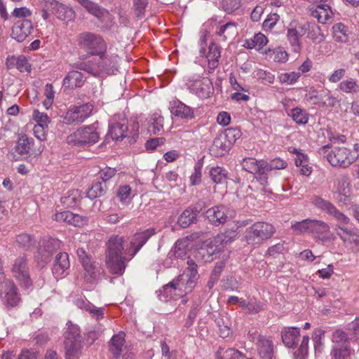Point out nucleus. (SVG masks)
Instances as JSON below:
<instances>
[{"label": "nucleus", "mask_w": 359, "mask_h": 359, "mask_svg": "<svg viewBox=\"0 0 359 359\" xmlns=\"http://www.w3.org/2000/svg\"><path fill=\"white\" fill-rule=\"evenodd\" d=\"M258 163L259 161L254 158H245L243 160L241 165L245 170L253 174L257 171Z\"/></svg>", "instance_id": "obj_59"}, {"label": "nucleus", "mask_w": 359, "mask_h": 359, "mask_svg": "<svg viewBox=\"0 0 359 359\" xmlns=\"http://www.w3.org/2000/svg\"><path fill=\"white\" fill-rule=\"evenodd\" d=\"M128 119L125 114H114L109 119L108 135L113 140H122L128 135Z\"/></svg>", "instance_id": "obj_11"}, {"label": "nucleus", "mask_w": 359, "mask_h": 359, "mask_svg": "<svg viewBox=\"0 0 359 359\" xmlns=\"http://www.w3.org/2000/svg\"><path fill=\"white\" fill-rule=\"evenodd\" d=\"M187 267L184 270L182 274H187V276L194 280L196 281L198 279V266L195 261L192 259L188 258L187 262Z\"/></svg>", "instance_id": "obj_57"}, {"label": "nucleus", "mask_w": 359, "mask_h": 359, "mask_svg": "<svg viewBox=\"0 0 359 359\" xmlns=\"http://www.w3.org/2000/svg\"><path fill=\"white\" fill-rule=\"evenodd\" d=\"M32 28L30 20H18L13 26L11 36L18 42H22L31 34Z\"/></svg>", "instance_id": "obj_19"}, {"label": "nucleus", "mask_w": 359, "mask_h": 359, "mask_svg": "<svg viewBox=\"0 0 359 359\" xmlns=\"http://www.w3.org/2000/svg\"><path fill=\"white\" fill-rule=\"evenodd\" d=\"M301 76L300 72H290L281 73L278 76L279 81L281 83L292 85L295 83Z\"/></svg>", "instance_id": "obj_51"}, {"label": "nucleus", "mask_w": 359, "mask_h": 359, "mask_svg": "<svg viewBox=\"0 0 359 359\" xmlns=\"http://www.w3.org/2000/svg\"><path fill=\"white\" fill-rule=\"evenodd\" d=\"M257 167V171H255L253 174L260 184L265 186L267 184L269 175L271 170L268 165V162L264 160L259 161Z\"/></svg>", "instance_id": "obj_35"}, {"label": "nucleus", "mask_w": 359, "mask_h": 359, "mask_svg": "<svg viewBox=\"0 0 359 359\" xmlns=\"http://www.w3.org/2000/svg\"><path fill=\"white\" fill-rule=\"evenodd\" d=\"M213 147L221 150L220 154L223 155L230 148L231 145L227 142L222 133L218 134L213 140Z\"/></svg>", "instance_id": "obj_52"}, {"label": "nucleus", "mask_w": 359, "mask_h": 359, "mask_svg": "<svg viewBox=\"0 0 359 359\" xmlns=\"http://www.w3.org/2000/svg\"><path fill=\"white\" fill-rule=\"evenodd\" d=\"M290 116L297 124H306L309 121L307 114L299 107L293 109Z\"/></svg>", "instance_id": "obj_54"}, {"label": "nucleus", "mask_w": 359, "mask_h": 359, "mask_svg": "<svg viewBox=\"0 0 359 359\" xmlns=\"http://www.w3.org/2000/svg\"><path fill=\"white\" fill-rule=\"evenodd\" d=\"M170 111L173 115L183 119L190 120L194 118V109L178 100L172 102Z\"/></svg>", "instance_id": "obj_23"}, {"label": "nucleus", "mask_w": 359, "mask_h": 359, "mask_svg": "<svg viewBox=\"0 0 359 359\" xmlns=\"http://www.w3.org/2000/svg\"><path fill=\"white\" fill-rule=\"evenodd\" d=\"M67 330L64 334L65 341H82L79 327L71 322L67 323Z\"/></svg>", "instance_id": "obj_41"}, {"label": "nucleus", "mask_w": 359, "mask_h": 359, "mask_svg": "<svg viewBox=\"0 0 359 359\" xmlns=\"http://www.w3.org/2000/svg\"><path fill=\"white\" fill-rule=\"evenodd\" d=\"M74 213L69 211L56 212L53 216V219L57 222H64L72 225V221Z\"/></svg>", "instance_id": "obj_61"}, {"label": "nucleus", "mask_w": 359, "mask_h": 359, "mask_svg": "<svg viewBox=\"0 0 359 359\" xmlns=\"http://www.w3.org/2000/svg\"><path fill=\"white\" fill-rule=\"evenodd\" d=\"M81 199L80 191L78 189H71L61 197L60 202L65 208H72L79 205Z\"/></svg>", "instance_id": "obj_31"}, {"label": "nucleus", "mask_w": 359, "mask_h": 359, "mask_svg": "<svg viewBox=\"0 0 359 359\" xmlns=\"http://www.w3.org/2000/svg\"><path fill=\"white\" fill-rule=\"evenodd\" d=\"M309 336H304L299 347L294 353L295 359H305L309 352Z\"/></svg>", "instance_id": "obj_50"}, {"label": "nucleus", "mask_w": 359, "mask_h": 359, "mask_svg": "<svg viewBox=\"0 0 359 359\" xmlns=\"http://www.w3.org/2000/svg\"><path fill=\"white\" fill-rule=\"evenodd\" d=\"M325 2L317 3L318 5L309 8L311 15L316 18L318 22L322 24H326L331 22L333 18V12L330 6Z\"/></svg>", "instance_id": "obj_17"}, {"label": "nucleus", "mask_w": 359, "mask_h": 359, "mask_svg": "<svg viewBox=\"0 0 359 359\" xmlns=\"http://www.w3.org/2000/svg\"><path fill=\"white\" fill-rule=\"evenodd\" d=\"M221 57V47L214 42L209 46V50L206 55L208 59V72L212 73L219 66V58Z\"/></svg>", "instance_id": "obj_24"}, {"label": "nucleus", "mask_w": 359, "mask_h": 359, "mask_svg": "<svg viewBox=\"0 0 359 359\" xmlns=\"http://www.w3.org/2000/svg\"><path fill=\"white\" fill-rule=\"evenodd\" d=\"M15 243L19 248L27 250L35 245L36 240L33 236L22 233L16 236Z\"/></svg>", "instance_id": "obj_40"}, {"label": "nucleus", "mask_w": 359, "mask_h": 359, "mask_svg": "<svg viewBox=\"0 0 359 359\" xmlns=\"http://www.w3.org/2000/svg\"><path fill=\"white\" fill-rule=\"evenodd\" d=\"M62 245L60 240L53 237H44L39 243L36 259L39 264L44 266L50 261L54 252Z\"/></svg>", "instance_id": "obj_8"}, {"label": "nucleus", "mask_w": 359, "mask_h": 359, "mask_svg": "<svg viewBox=\"0 0 359 359\" xmlns=\"http://www.w3.org/2000/svg\"><path fill=\"white\" fill-rule=\"evenodd\" d=\"M123 237L119 236H113L108 241L106 265L112 274L121 276L125 271L128 259L123 256Z\"/></svg>", "instance_id": "obj_3"}, {"label": "nucleus", "mask_w": 359, "mask_h": 359, "mask_svg": "<svg viewBox=\"0 0 359 359\" xmlns=\"http://www.w3.org/2000/svg\"><path fill=\"white\" fill-rule=\"evenodd\" d=\"M267 41L268 40L264 34L258 33L254 36L253 39L246 40L244 46L249 49L260 50L266 44Z\"/></svg>", "instance_id": "obj_39"}, {"label": "nucleus", "mask_w": 359, "mask_h": 359, "mask_svg": "<svg viewBox=\"0 0 359 359\" xmlns=\"http://www.w3.org/2000/svg\"><path fill=\"white\" fill-rule=\"evenodd\" d=\"M274 226L267 222H257L247 228L245 238L250 245H260L269 239L275 233Z\"/></svg>", "instance_id": "obj_4"}, {"label": "nucleus", "mask_w": 359, "mask_h": 359, "mask_svg": "<svg viewBox=\"0 0 359 359\" xmlns=\"http://www.w3.org/2000/svg\"><path fill=\"white\" fill-rule=\"evenodd\" d=\"M311 203L317 208L333 217L338 223L349 224L350 219L338 210L332 203L323 199L318 196H313L311 198Z\"/></svg>", "instance_id": "obj_12"}, {"label": "nucleus", "mask_w": 359, "mask_h": 359, "mask_svg": "<svg viewBox=\"0 0 359 359\" xmlns=\"http://www.w3.org/2000/svg\"><path fill=\"white\" fill-rule=\"evenodd\" d=\"M78 44L88 56L96 57L87 62L75 63L74 67L76 69L94 76H99L104 72L108 74L113 72L112 59L107 54V44L100 36L88 32H82L78 36Z\"/></svg>", "instance_id": "obj_1"}, {"label": "nucleus", "mask_w": 359, "mask_h": 359, "mask_svg": "<svg viewBox=\"0 0 359 359\" xmlns=\"http://www.w3.org/2000/svg\"><path fill=\"white\" fill-rule=\"evenodd\" d=\"M105 191L106 184L98 181L93 184L91 187L87 191L86 196L90 199H94L103 196L105 194Z\"/></svg>", "instance_id": "obj_44"}, {"label": "nucleus", "mask_w": 359, "mask_h": 359, "mask_svg": "<svg viewBox=\"0 0 359 359\" xmlns=\"http://www.w3.org/2000/svg\"><path fill=\"white\" fill-rule=\"evenodd\" d=\"M327 159L332 166L347 168L355 161L351 151L346 147H336L327 155Z\"/></svg>", "instance_id": "obj_13"}, {"label": "nucleus", "mask_w": 359, "mask_h": 359, "mask_svg": "<svg viewBox=\"0 0 359 359\" xmlns=\"http://www.w3.org/2000/svg\"><path fill=\"white\" fill-rule=\"evenodd\" d=\"M81 4L88 13L97 18H101L103 14V10L95 3L90 0H76Z\"/></svg>", "instance_id": "obj_42"}, {"label": "nucleus", "mask_w": 359, "mask_h": 359, "mask_svg": "<svg viewBox=\"0 0 359 359\" xmlns=\"http://www.w3.org/2000/svg\"><path fill=\"white\" fill-rule=\"evenodd\" d=\"M337 191L341 196L340 201H346L351 194L350 180L347 176H341L337 179Z\"/></svg>", "instance_id": "obj_37"}, {"label": "nucleus", "mask_w": 359, "mask_h": 359, "mask_svg": "<svg viewBox=\"0 0 359 359\" xmlns=\"http://www.w3.org/2000/svg\"><path fill=\"white\" fill-rule=\"evenodd\" d=\"M218 252L217 248L214 245H208L205 248H202L200 249L198 253L203 257L208 255V257L205 259V262H210L212 259L211 257L212 255H215Z\"/></svg>", "instance_id": "obj_62"}, {"label": "nucleus", "mask_w": 359, "mask_h": 359, "mask_svg": "<svg viewBox=\"0 0 359 359\" xmlns=\"http://www.w3.org/2000/svg\"><path fill=\"white\" fill-rule=\"evenodd\" d=\"M155 233V229L153 228L147 229L143 231L136 233L131 242V245L134 248L133 253L130 255L134 257L147 241Z\"/></svg>", "instance_id": "obj_22"}, {"label": "nucleus", "mask_w": 359, "mask_h": 359, "mask_svg": "<svg viewBox=\"0 0 359 359\" xmlns=\"http://www.w3.org/2000/svg\"><path fill=\"white\" fill-rule=\"evenodd\" d=\"M196 285V281L189 278L187 274H181L168 284L163 286V290L166 292L169 288L175 292L179 291L178 294L182 296L191 292Z\"/></svg>", "instance_id": "obj_16"}, {"label": "nucleus", "mask_w": 359, "mask_h": 359, "mask_svg": "<svg viewBox=\"0 0 359 359\" xmlns=\"http://www.w3.org/2000/svg\"><path fill=\"white\" fill-rule=\"evenodd\" d=\"M348 224L338 223L334 230L336 234L344 245H350L351 250L356 252L359 251V231L354 227L346 226Z\"/></svg>", "instance_id": "obj_10"}, {"label": "nucleus", "mask_w": 359, "mask_h": 359, "mask_svg": "<svg viewBox=\"0 0 359 359\" xmlns=\"http://www.w3.org/2000/svg\"><path fill=\"white\" fill-rule=\"evenodd\" d=\"M126 334L123 332L114 335L109 344V351L116 359H118L122 354L125 347Z\"/></svg>", "instance_id": "obj_28"}, {"label": "nucleus", "mask_w": 359, "mask_h": 359, "mask_svg": "<svg viewBox=\"0 0 359 359\" xmlns=\"http://www.w3.org/2000/svg\"><path fill=\"white\" fill-rule=\"evenodd\" d=\"M283 344L288 348L295 347L300 337L299 329L295 327H285L281 331Z\"/></svg>", "instance_id": "obj_26"}, {"label": "nucleus", "mask_w": 359, "mask_h": 359, "mask_svg": "<svg viewBox=\"0 0 359 359\" xmlns=\"http://www.w3.org/2000/svg\"><path fill=\"white\" fill-rule=\"evenodd\" d=\"M6 294L5 300L7 306H15L20 300V295L18 292V288L12 281L6 283Z\"/></svg>", "instance_id": "obj_32"}, {"label": "nucleus", "mask_w": 359, "mask_h": 359, "mask_svg": "<svg viewBox=\"0 0 359 359\" xmlns=\"http://www.w3.org/2000/svg\"><path fill=\"white\" fill-rule=\"evenodd\" d=\"M325 332L322 329H316L312 335L316 354L321 353L323 349V339L325 337Z\"/></svg>", "instance_id": "obj_47"}, {"label": "nucleus", "mask_w": 359, "mask_h": 359, "mask_svg": "<svg viewBox=\"0 0 359 359\" xmlns=\"http://www.w3.org/2000/svg\"><path fill=\"white\" fill-rule=\"evenodd\" d=\"M212 180L216 184H222L226 182L227 172L222 167H213L210 170Z\"/></svg>", "instance_id": "obj_46"}, {"label": "nucleus", "mask_w": 359, "mask_h": 359, "mask_svg": "<svg viewBox=\"0 0 359 359\" xmlns=\"http://www.w3.org/2000/svg\"><path fill=\"white\" fill-rule=\"evenodd\" d=\"M69 255L67 252L58 253L53 262L52 271L56 278H60L69 268Z\"/></svg>", "instance_id": "obj_21"}, {"label": "nucleus", "mask_w": 359, "mask_h": 359, "mask_svg": "<svg viewBox=\"0 0 359 359\" xmlns=\"http://www.w3.org/2000/svg\"><path fill=\"white\" fill-rule=\"evenodd\" d=\"M148 130L154 135L163 130V117L158 113L153 114L149 119Z\"/></svg>", "instance_id": "obj_38"}, {"label": "nucleus", "mask_w": 359, "mask_h": 359, "mask_svg": "<svg viewBox=\"0 0 359 359\" xmlns=\"http://www.w3.org/2000/svg\"><path fill=\"white\" fill-rule=\"evenodd\" d=\"M339 88L346 93H357L359 92V84L355 79L349 78L341 81L339 84Z\"/></svg>", "instance_id": "obj_45"}, {"label": "nucleus", "mask_w": 359, "mask_h": 359, "mask_svg": "<svg viewBox=\"0 0 359 359\" xmlns=\"http://www.w3.org/2000/svg\"><path fill=\"white\" fill-rule=\"evenodd\" d=\"M11 271L13 277L22 287L28 288L32 285L26 255L17 257L12 264Z\"/></svg>", "instance_id": "obj_7"}, {"label": "nucleus", "mask_w": 359, "mask_h": 359, "mask_svg": "<svg viewBox=\"0 0 359 359\" xmlns=\"http://www.w3.org/2000/svg\"><path fill=\"white\" fill-rule=\"evenodd\" d=\"M194 86L197 89V93L201 97H205L210 93L212 83L208 79L196 81Z\"/></svg>", "instance_id": "obj_49"}, {"label": "nucleus", "mask_w": 359, "mask_h": 359, "mask_svg": "<svg viewBox=\"0 0 359 359\" xmlns=\"http://www.w3.org/2000/svg\"><path fill=\"white\" fill-rule=\"evenodd\" d=\"M93 111V105L85 104L81 106H74L64 116V121L67 124L80 123L90 116Z\"/></svg>", "instance_id": "obj_14"}, {"label": "nucleus", "mask_w": 359, "mask_h": 359, "mask_svg": "<svg viewBox=\"0 0 359 359\" xmlns=\"http://www.w3.org/2000/svg\"><path fill=\"white\" fill-rule=\"evenodd\" d=\"M85 82L83 75L77 70L69 72L63 79V86L65 88H74L81 87Z\"/></svg>", "instance_id": "obj_30"}, {"label": "nucleus", "mask_w": 359, "mask_h": 359, "mask_svg": "<svg viewBox=\"0 0 359 359\" xmlns=\"http://www.w3.org/2000/svg\"><path fill=\"white\" fill-rule=\"evenodd\" d=\"M45 7L50 9V11L57 18L62 21H73L76 17V13L72 7L59 3L55 0H45Z\"/></svg>", "instance_id": "obj_15"}, {"label": "nucleus", "mask_w": 359, "mask_h": 359, "mask_svg": "<svg viewBox=\"0 0 359 359\" xmlns=\"http://www.w3.org/2000/svg\"><path fill=\"white\" fill-rule=\"evenodd\" d=\"M240 354L241 353L238 350L233 348H229L226 350L219 348L216 353L217 359H232L238 357V355Z\"/></svg>", "instance_id": "obj_55"}, {"label": "nucleus", "mask_w": 359, "mask_h": 359, "mask_svg": "<svg viewBox=\"0 0 359 359\" xmlns=\"http://www.w3.org/2000/svg\"><path fill=\"white\" fill-rule=\"evenodd\" d=\"M257 351L262 359H272L273 357V344L271 339L259 335L257 342Z\"/></svg>", "instance_id": "obj_27"}, {"label": "nucleus", "mask_w": 359, "mask_h": 359, "mask_svg": "<svg viewBox=\"0 0 359 359\" xmlns=\"http://www.w3.org/2000/svg\"><path fill=\"white\" fill-rule=\"evenodd\" d=\"M228 208L224 205H215L208 209L205 217L214 225L218 226L226 222Z\"/></svg>", "instance_id": "obj_20"}, {"label": "nucleus", "mask_w": 359, "mask_h": 359, "mask_svg": "<svg viewBox=\"0 0 359 359\" xmlns=\"http://www.w3.org/2000/svg\"><path fill=\"white\" fill-rule=\"evenodd\" d=\"M222 134L231 147L241 137L242 133L236 128H226Z\"/></svg>", "instance_id": "obj_53"}, {"label": "nucleus", "mask_w": 359, "mask_h": 359, "mask_svg": "<svg viewBox=\"0 0 359 359\" xmlns=\"http://www.w3.org/2000/svg\"><path fill=\"white\" fill-rule=\"evenodd\" d=\"M33 119L37 123L36 125H41L48 127L50 123V118L45 113L40 112L38 109H34L32 114Z\"/></svg>", "instance_id": "obj_60"}, {"label": "nucleus", "mask_w": 359, "mask_h": 359, "mask_svg": "<svg viewBox=\"0 0 359 359\" xmlns=\"http://www.w3.org/2000/svg\"><path fill=\"white\" fill-rule=\"evenodd\" d=\"M350 31L347 26L342 23H336L332 27L333 39L337 42L346 43L348 41Z\"/></svg>", "instance_id": "obj_33"}, {"label": "nucleus", "mask_w": 359, "mask_h": 359, "mask_svg": "<svg viewBox=\"0 0 359 359\" xmlns=\"http://www.w3.org/2000/svg\"><path fill=\"white\" fill-rule=\"evenodd\" d=\"M237 24L234 22H229L217 27L215 35L220 41H226L233 39L237 34Z\"/></svg>", "instance_id": "obj_25"}, {"label": "nucleus", "mask_w": 359, "mask_h": 359, "mask_svg": "<svg viewBox=\"0 0 359 359\" xmlns=\"http://www.w3.org/2000/svg\"><path fill=\"white\" fill-rule=\"evenodd\" d=\"M189 245V241L187 238L178 240L175 245L174 255L176 257L182 259L184 258L187 252Z\"/></svg>", "instance_id": "obj_48"}, {"label": "nucleus", "mask_w": 359, "mask_h": 359, "mask_svg": "<svg viewBox=\"0 0 359 359\" xmlns=\"http://www.w3.org/2000/svg\"><path fill=\"white\" fill-rule=\"evenodd\" d=\"M16 68L21 72H30L31 69L28 60L23 55L18 57Z\"/></svg>", "instance_id": "obj_64"}, {"label": "nucleus", "mask_w": 359, "mask_h": 359, "mask_svg": "<svg viewBox=\"0 0 359 359\" xmlns=\"http://www.w3.org/2000/svg\"><path fill=\"white\" fill-rule=\"evenodd\" d=\"M99 133L93 126L79 128L67 137V144L76 147H89L98 142Z\"/></svg>", "instance_id": "obj_5"}, {"label": "nucleus", "mask_w": 359, "mask_h": 359, "mask_svg": "<svg viewBox=\"0 0 359 359\" xmlns=\"http://www.w3.org/2000/svg\"><path fill=\"white\" fill-rule=\"evenodd\" d=\"M221 4L223 10L230 14L241 8V0H222Z\"/></svg>", "instance_id": "obj_56"}, {"label": "nucleus", "mask_w": 359, "mask_h": 359, "mask_svg": "<svg viewBox=\"0 0 359 359\" xmlns=\"http://www.w3.org/2000/svg\"><path fill=\"white\" fill-rule=\"evenodd\" d=\"M311 23L307 22L292 21L287 28V39L293 51L299 53L301 49V39L310 29Z\"/></svg>", "instance_id": "obj_9"}, {"label": "nucleus", "mask_w": 359, "mask_h": 359, "mask_svg": "<svg viewBox=\"0 0 359 359\" xmlns=\"http://www.w3.org/2000/svg\"><path fill=\"white\" fill-rule=\"evenodd\" d=\"M64 348L66 359H79L81 355L83 341H65Z\"/></svg>", "instance_id": "obj_29"}, {"label": "nucleus", "mask_w": 359, "mask_h": 359, "mask_svg": "<svg viewBox=\"0 0 359 359\" xmlns=\"http://www.w3.org/2000/svg\"><path fill=\"white\" fill-rule=\"evenodd\" d=\"M44 95L46 96V100L43 101V105L48 109L52 105L55 97V91L51 83H47L45 86Z\"/></svg>", "instance_id": "obj_58"}, {"label": "nucleus", "mask_w": 359, "mask_h": 359, "mask_svg": "<svg viewBox=\"0 0 359 359\" xmlns=\"http://www.w3.org/2000/svg\"><path fill=\"white\" fill-rule=\"evenodd\" d=\"M291 227L297 234L311 233L313 240L318 244L325 245L336 239L329 224L320 219H303L292 223Z\"/></svg>", "instance_id": "obj_2"}, {"label": "nucleus", "mask_w": 359, "mask_h": 359, "mask_svg": "<svg viewBox=\"0 0 359 359\" xmlns=\"http://www.w3.org/2000/svg\"><path fill=\"white\" fill-rule=\"evenodd\" d=\"M201 210V209L197 210L196 208V210H194L191 208H187L184 210L178 218L177 222L180 226H181L182 228H187L191 224L195 222L198 213Z\"/></svg>", "instance_id": "obj_36"}, {"label": "nucleus", "mask_w": 359, "mask_h": 359, "mask_svg": "<svg viewBox=\"0 0 359 359\" xmlns=\"http://www.w3.org/2000/svg\"><path fill=\"white\" fill-rule=\"evenodd\" d=\"M34 140L27 135H21L16 143L15 149L18 154L21 156H27L34 144Z\"/></svg>", "instance_id": "obj_34"}, {"label": "nucleus", "mask_w": 359, "mask_h": 359, "mask_svg": "<svg viewBox=\"0 0 359 359\" xmlns=\"http://www.w3.org/2000/svg\"><path fill=\"white\" fill-rule=\"evenodd\" d=\"M83 278L85 283L88 284L97 283L100 279L102 269L97 263L91 260L83 261Z\"/></svg>", "instance_id": "obj_18"}, {"label": "nucleus", "mask_w": 359, "mask_h": 359, "mask_svg": "<svg viewBox=\"0 0 359 359\" xmlns=\"http://www.w3.org/2000/svg\"><path fill=\"white\" fill-rule=\"evenodd\" d=\"M333 343L331 355L334 359H346L351 354V346L347 334L341 330H336L332 337Z\"/></svg>", "instance_id": "obj_6"}, {"label": "nucleus", "mask_w": 359, "mask_h": 359, "mask_svg": "<svg viewBox=\"0 0 359 359\" xmlns=\"http://www.w3.org/2000/svg\"><path fill=\"white\" fill-rule=\"evenodd\" d=\"M77 306L88 311L93 317H96L98 320L102 318L104 316V309L97 308L90 302H84L83 300H77Z\"/></svg>", "instance_id": "obj_43"}, {"label": "nucleus", "mask_w": 359, "mask_h": 359, "mask_svg": "<svg viewBox=\"0 0 359 359\" xmlns=\"http://www.w3.org/2000/svg\"><path fill=\"white\" fill-rule=\"evenodd\" d=\"M280 16L276 13H270L263 22V27L266 29H271L279 20Z\"/></svg>", "instance_id": "obj_63"}]
</instances>
